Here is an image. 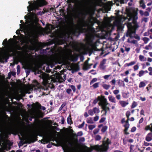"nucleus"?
<instances>
[{
    "instance_id": "5fc2aeb1",
    "label": "nucleus",
    "mask_w": 152,
    "mask_h": 152,
    "mask_svg": "<svg viewBox=\"0 0 152 152\" xmlns=\"http://www.w3.org/2000/svg\"><path fill=\"white\" fill-rule=\"evenodd\" d=\"M70 88L74 92H75L76 91V88L75 86L73 85H71L70 86Z\"/></svg>"
},
{
    "instance_id": "c9c22d12",
    "label": "nucleus",
    "mask_w": 152,
    "mask_h": 152,
    "mask_svg": "<svg viewBox=\"0 0 152 152\" xmlns=\"http://www.w3.org/2000/svg\"><path fill=\"white\" fill-rule=\"evenodd\" d=\"M129 93L128 92L126 93H124L123 94V96L124 98H128L129 96Z\"/></svg>"
},
{
    "instance_id": "13d9d810",
    "label": "nucleus",
    "mask_w": 152,
    "mask_h": 152,
    "mask_svg": "<svg viewBox=\"0 0 152 152\" xmlns=\"http://www.w3.org/2000/svg\"><path fill=\"white\" fill-rule=\"evenodd\" d=\"M99 132V129H95L93 133L94 134H97Z\"/></svg>"
},
{
    "instance_id": "9b49d317",
    "label": "nucleus",
    "mask_w": 152,
    "mask_h": 152,
    "mask_svg": "<svg viewBox=\"0 0 152 152\" xmlns=\"http://www.w3.org/2000/svg\"><path fill=\"white\" fill-rule=\"evenodd\" d=\"M106 61L107 60L106 59H104L100 62L99 68L103 70H105L106 67V66L105 65Z\"/></svg>"
},
{
    "instance_id": "2f4dec72",
    "label": "nucleus",
    "mask_w": 152,
    "mask_h": 152,
    "mask_svg": "<svg viewBox=\"0 0 152 152\" xmlns=\"http://www.w3.org/2000/svg\"><path fill=\"white\" fill-rule=\"evenodd\" d=\"M96 127L95 125H88V127L89 129L90 130H92L93 129L95 128Z\"/></svg>"
},
{
    "instance_id": "f257e3e1",
    "label": "nucleus",
    "mask_w": 152,
    "mask_h": 152,
    "mask_svg": "<svg viewBox=\"0 0 152 152\" xmlns=\"http://www.w3.org/2000/svg\"><path fill=\"white\" fill-rule=\"evenodd\" d=\"M138 13L137 11L134 10L132 12L129 13L127 16L128 22L125 24L127 28V32L126 36L130 38L134 37L138 40L140 39V37L138 35H135V30L139 26L137 22L138 18Z\"/></svg>"
},
{
    "instance_id": "c03bdc74",
    "label": "nucleus",
    "mask_w": 152,
    "mask_h": 152,
    "mask_svg": "<svg viewBox=\"0 0 152 152\" xmlns=\"http://www.w3.org/2000/svg\"><path fill=\"white\" fill-rule=\"evenodd\" d=\"M66 103H63L61 106L60 107L59 109V111H60L62 110V109L66 105Z\"/></svg>"
},
{
    "instance_id": "49530a36",
    "label": "nucleus",
    "mask_w": 152,
    "mask_h": 152,
    "mask_svg": "<svg viewBox=\"0 0 152 152\" xmlns=\"http://www.w3.org/2000/svg\"><path fill=\"white\" fill-rule=\"evenodd\" d=\"M107 126H103L101 129L102 132H104L107 130Z\"/></svg>"
},
{
    "instance_id": "ea45409f",
    "label": "nucleus",
    "mask_w": 152,
    "mask_h": 152,
    "mask_svg": "<svg viewBox=\"0 0 152 152\" xmlns=\"http://www.w3.org/2000/svg\"><path fill=\"white\" fill-rule=\"evenodd\" d=\"M144 71L142 70H140L139 71L138 73V76L139 77H141L144 75Z\"/></svg>"
},
{
    "instance_id": "37998d69",
    "label": "nucleus",
    "mask_w": 152,
    "mask_h": 152,
    "mask_svg": "<svg viewBox=\"0 0 152 152\" xmlns=\"http://www.w3.org/2000/svg\"><path fill=\"white\" fill-rule=\"evenodd\" d=\"M67 123L68 124H71L72 123L71 119L69 117H68L67 119Z\"/></svg>"
},
{
    "instance_id": "3c124183",
    "label": "nucleus",
    "mask_w": 152,
    "mask_h": 152,
    "mask_svg": "<svg viewBox=\"0 0 152 152\" xmlns=\"http://www.w3.org/2000/svg\"><path fill=\"white\" fill-rule=\"evenodd\" d=\"M139 66L138 65H136L134 66L133 68L134 71H135L138 69Z\"/></svg>"
},
{
    "instance_id": "09e8293b",
    "label": "nucleus",
    "mask_w": 152,
    "mask_h": 152,
    "mask_svg": "<svg viewBox=\"0 0 152 152\" xmlns=\"http://www.w3.org/2000/svg\"><path fill=\"white\" fill-rule=\"evenodd\" d=\"M126 116L127 118L129 119V117L130 115V112L129 111H127L126 113Z\"/></svg>"
},
{
    "instance_id": "aec40b11",
    "label": "nucleus",
    "mask_w": 152,
    "mask_h": 152,
    "mask_svg": "<svg viewBox=\"0 0 152 152\" xmlns=\"http://www.w3.org/2000/svg\"><path fill=\"white\" fill-rule=\"evenodd\" d=\"M132 38H130L129 39H128V42L129 43H133L135 44H137V45H138V43L137 42V41H136L135 40H131Z\"/></svg>"
},
{
    "instance_id": "69168bd1",
    "label": "nucleus",
    "mask_w": 152,
    "mask_h": 152,
    "mask_svg": "<svg viewBox=\"0 0 152 152\" xmlns=\"http://www.w3.org/2000/svg\"><path fill=\"white\" fill-rule=\"evenodd\" d=\"M144 121V118H141V119L140 120L139 123L140 124L142 123Z\"/></svg>"
},
{
    "instance_id": "b1692460",
    "label": "nucleus",
    "mask_w": 152,
    "mask_h": 152,
    "mask_svg": "<svg viewBox=\"0 0 152 152\" xmlns=\"http://www.w3.org/2000/svg\"><path fill=\"white\" fill-rule=\"evenodd\" d=\"M59 79L60 81L63 82L65 80V75H63L60 76L59 77Z\"/></svg>"
},
{
    "instance_id": "2eb2a0df",
    "label": "nucleus",
    "mask_w": 152,
    "mask_h": 152,
    "mask_svg": "<svg viewBox=\"0 0 152 152\" xmlns=\"http://www.w3.org/2000/svg\"><path fill=\"white\" fill-rule=\"evenodd\" d=\"M109 101L114 104L116 103V100L115 97L112 95H110L108 97Z\"/></svg>"
},
{
    "instance_id": "5701e85b",
    "label": "nucleus",
    "mask_w": 152,
    "mask_h": 152,
    "mask_svg": "<svg viewBox=\"0 0 152 152\" xmlns=\"http://www.w3.org/2000/svg\"><path fill=\"white\" fill-rule=\"evenodd\" d=\"M86 122L88 124H93L94 120L92 118L89 117L86 120Z\"/></svg>"
},
{
    "instance_id": "cd10ccee",
    "label": "nucleus",
    "mask_w": 152,
    "mask_h": 152,
    "mask_svg": "<svg viewBox=\"0 0 152 152\" xmlns=\"http://www.w3.org/2000/svg\"><path fill=\"white\" fill-rule=\"evenodd\" d=\"M140 6L143 9H144L145 8V5L143 3V0H141L140 2Z\"/></svg>"
},
{
    "instance_id": "0e129e2a",
    "label": "nucleus",
    "mask_w": 152,
    "mask_h": 152,
    "mask_svg": "<svg viewBox=\"0 0 152 152\" xmlns=\"http://www.w3.org/2000/svg\"><path fill=\"white\" fill-rule=\"evenodd\" d=\"M148 21V18H144L142 19V21L145 23L147 22Z\"/></svg>"
},
{
    "instance_id": "4468645a",
    "label": "nucleus",
    "mask_w": 152,
    "mask_h": 152,
    "mask_svg": "<svg viewBox=\"0 0 152 152\" xmlns=\"http://www.w3.org/2000/svg\"><path fill=\"white\" fill-rule=\"evenodd\" d=\"M8 144L7 141L4 140L3 139H1L0 140V145H1L2 147L6 148L7 144Z\"/></svg>"
},
{
    "instance_id": "f8f14e48",
    "label": "nucleus",
    "mask_w": 152,
    "mask_h": 152,
    "mask_svg": "<svg viewBox=\"0 0 152 152\" xmlns=\"http://www.w3.org/2000/svg\"><path fill=\"white\" fill-rule=\"evenodd\" d=\"M20 61L23 65H27L28 64L29 61L28 59L26 58L22 57L20 58Z\"/></svg>"
},
{
    "instance_id": "9d476101",
    "label": "nucleus",
    "mask_w": 152,
    "mask_h": 152,
    "mask_svg": "<svg viewBox=\"0 0 152 152\" xmlns=\"http://www.w3.org/2000/svg\"><path fill=\"white\" fill-rule=\"evenodd\" d=\"M85 26V23H83L81 25L77 26L76 28L72 29L73 32L74 34L77 31H78L79 32H82L83 30V27Z\"/></svg>"
},
{
    "instance_id": "338daca9",
    "label": "nucleus",
    "mask_w": 152,
    "mask_h": 152,
    "mask_svg": "<svg viewBox=\"0 0 152 152\" xmlns=\"http://www.w3.org/2000/svg\"><path fill=\"white\" fill-rule=\"evenodd\" d=\"M130 49V48L125 47V51H126L127 52L129 51Z\"/></svg>"
},
{
    "instance_id": "774afa93",
    "label": "nucleus",
    "mask_w": 152,
    "mask_h": 152,
    "mask_svg": "<svg viewBox=\"0 0 152 152\" xmlns=\"http://www.w3.org/2000/svg\"><path fill=\"white\" fill-rule=\"evenodd\" d=\"M71 91H72V90L71 89L68 88V89H67L66 92L68 94H69L71 92Z\"/></svg>"
},
{
    "instance_id": "603ef678",
    "label": "nucleus",
    "mask_w": 152,
    "mask_h": 152,
    "mask_svg": "<svg viewBox=\"0 0 152 152\" xmlns=\"http://www.w3.org/2000/svg\"><path fill=\"white\" fill-rule=\"evenodd\" d=\"M84 124H85L84 121L83 122V123L81 124L79 126H78V127L79 128H82V127H83L84 126Z\"/></svg>"
},
{
    "instance_id": "4be33fe9",
    "label": "nucleus",
    "mask_w": 152,
    "mask_h": 152,
    "mask_svg": "<svg viewBox=\"0 0 152 152\" xmlns=\"http://www.w3.org/2000/svg\"><path fill=\"white\" fill-rule=\"evenodd\" d=\"M118 84L119 86H123L124 87L125 84L123 81L119 80L118 81Z\"/></svg>"
},
{
    "instance_id": "de8ad7c7",
    "label": "nucleus",
    "mask_w": 152,
    "mask_h": 152,
    "mask_svg": "<svg viewBox=\"0 0 152 152\" xmlns=\"http://www.w3.org/2000/svg\"><path fill=\"white\" fill-rule=\"evenodd\" d=\"M99 117L98 115H96L94 117V121H97L99 119Z\"/></svg>"
},
{
    "instance_id": "c756f323",
    "label": "nucleus",
    "mask_w": 152,
    "mask_h": 152,
    "mask_svg": "<svg viewBox=\"0 0 152 152\" xmlns=\"http://www.w3.org/2000/svg\"><path fill=\"white\" fill-rule=\"evenodd\" d=\"M99 83H96L94 84H93L91 86L93 87L94 88H98L99 87Z\"/></svg>"
},
{
    "instance_id": "e433bc0d",
    "label": "nucleus",
    "mask_w": 152,
    "mask_h": 152,
    "mask_svg": "<svg viewBox=\"0 0 152 152\" xmlns=\"http://www.w3.org/2000/svg\"><path fill=\"white\" fill-rule=\"evenodd\" d=\"M129 122H127V124L126 123L124 125V127H125V130L128 131V129L129 128Z\"/></svg>"
},
{
    "instance_id": "a18cd8bd",
    "label": "nucleus",
    "mask_w": 152,
    "mask_h": 152,
    "mask_svg": "<svg viewBox=\"0 0 152 152\" xmlns=\"http://www.w3.org/2000/svg\"><path fill=\"white\" fill-rule=\"evenodd\" d=\"M148 70L149 71V74L150 75H152V67H150L148 68Z\"/></svg>"
},
{
    "instance_id": "bf43d9fd",
    "label": "nucleus",
    "mask_w": 152,
    "mask_h": 152,
    "mask_svg": "<svg viewBox=\"0 0 152 152\" xmlns=\"http://www.w3.org/2000/svg\"><path fill=\"white\" fill-rule=\"evenodd\" d=\"M115 97L118 100H120L121 98V96L120 94L115 95Z\"/></svg>"
},
{
    "instance_id": "f03ea898",
    "label": "nucleus",
    "mask_w": 152,
    "mask_h": 152,
    "mask_svg": "<svg viewBox=\"0 0 152 152\" xmlns=\"http://www.w3.org/2000/svg\"><path fill=\"white\" fill-rule=\"evenodd\" d=\"M21 47L19 46L17 39H10L9 40V45L5 48H0V62H7L10 56V53H13L16 50H20Z\"/></svg>"
},
{
    "instance_id": "412c9836",
    "label": "nucleus",
    "mask_w": 152,
    "mask_h": 152,
    "mask_svg": "<svg viewBox=\"0 0 152 152\" xmlns=\"http://www.w3.org/2000/svg\"><path fill=\"white\" fill-rule=\"evenodd\" d=\"M139 60L141 61H145L147 60L146 58L144 57V56L140 55L139 56Z\"/></svg>"
},
{
    "instance_id": "bb28decb",
    "label": "nucleus",
    "mask_w": 152,
    "mask_h": 152,
    "mask_svg": "<svg viewBox=\"0 0 152 152\" xmlns=\"http://www.w3.org/2000/svg\"><path fill=\"white\" fill-rule=\"evenodd\" d=\"M136 63V62L135 61H131L129 63L126 64H125V65L126 66H132V65H134Z\"/></svg>"
},
{
    "instance_id": "f3484780",
    "label": "nucleus",
    "mask_w": 152,
    "mask_h": 152,
    "mask_svg": "<svg viewBox=\"0 0 152 152\" xmlns=\"http://www.w3.org/2000/svg\"><path fill=\"white\" fill-rule=\"evenodd\" d=\"M33 85L35 88H41V85L36 80L34 81Z\"/></svg>"
},
{
    "instance_id": "58836bf2",
    "label": "nucleus",
    "mask_w": 152,
    "mask_h": 152,
    "mask_svg": "<svg viewBox=\"0 0 152 152\" xmlns=\"http://www.w3.org/2000/svg\"><path fill=\"white\" fill-rule=\"evenodd\" d=\"M137 103L135 101H134L132 104V105L131 106V108H134L135 107H136L137 106Z\"/></svg>"
},
{
    "instance_id": "a211bd4d",
    "label": "nucleus",
    "mask_w": 152,
    "mask_h": 152,
    "mask_svg": "<svg viewBox=\"0 0 152 152\" xmlns=\"http://www.w3.org/2000/svg\"><path fill=\"white\" fill-rule=\"evenodd\" d=\"M145 140L148 142H149L152 140V133H148L146 136Z\"/></svg>"
},
{
    "instance_id": "a878e982",
    "label": "nucleus",
    "mask_w": 152,
    "mask_h": 152,
    "mask_svg": "<svg viewBox=\"0 0 152 152\" xmlns=\"http://www.w3.org/2000/svg\"><path fill=\"white\" fill-rule=\"evenodd\" d=\"M145 129L146 130H150L152 132V125L151 124L150 125L146 126Z\"/></svg>"
},
{
    "instance_id": "864d4df0",
    "label": "nucleus",
    "mask_w": 152,
    "mask_h": 152,
    "mask_svg": "<svg viewBox=\"0 0 152 152\" xmlns=\"http://www.w3.org/2000/svg\"><path fill=\"white\" fill-rule=\"evenodd\" d=\"M134 146L132 145H131L130 147V152H134V150L133 149Z\"/></svg>"
},
{
    "instance_id": "1a4fd4ad",
    "label": "nucleus",
    "mask_w": 152,
    "mask_h": 152,
    "mask_svg": "<svg viewBox=\"0 0 152 152\" xmlns=\"http://www.w3.org/2000/svg\"><path fill=\"white\" fill-rule=\"evenodd\" d=\"M126 20V18L122 16H120L117 17L116 20L114 22V24L117 26L118 31H123L124 24H122V22Z\"/></svg>"
},
{
    "instance_id": "20e7f679",
    "label": "nucleus",
    "mask_w": 152,
    "mask_h": 152,
    "mask_svg": "<svg viewBox=\"0 0 152 152\" xmlns=\"http://www.w3.org/2000/svg\"><path fill=\"white\" fill-rule=\"evenodd\" d=\"M28 3L29 4L27 7L28 10L33 16L35 15L34 12L35 10H38L39 7L47 4L46 1L44 0H37L33 3L29 1Z\"/></svg>"
},
{
    "instance_id": "0eeeda50",
    "label": "nucleus",
    "mask_w": 152,
    "mask_h": 152,
    "mask_svg": "<svg viewBox=\"0 0 152 152\" xmlns=\"http://www.w3.org/2000/svg\"><path fill=\"white\" fill-rule=\"evenodd\" d=\"M40 76L42 79V84L45 86L51 85L52 86H54V83H56V80L52 79L47 74L42 73Z\"/></svg>"
},
{
    "instance_id": "6e6d98bb",
    "label": "nucleus",
    "mask_w": 152,
    "mask_h": 152,
    "mask_svg": "<svg viewBox=\"0 0 152 152\" xmlns=\"http://www.w3.org/2000/svg\"><path fill=\"white\" fill-rule=\"evenodd\" d=\"M17 72L18 74H19L20 72V67L19 65L17 66Z\"/></svg>"
},
{
    "instance_id": "ddd939ff",
    "label": "nucleus",
    "mask_w": 152,
    "mask_h": 152,
    "mask_svg": "<svg viewBox=\"0 0 152 152\" xmlns=\"http://www.w3.org/2000/svg\"><path fill=\"white\" fill-rule=\"evenodd\" d=\"M105 28L108 32L112 31L113 29V25L110 23H107L105 26Z\"/></svg>"
},
{
    "instance_id": "6e6552de",
    "label": "nucleus",
    "mask_w": 152,
    "mask_h": 152,
    "mask_svg": "<svg viewBox=\"0 0 152 152\" xmlns=\"http://www.w3.org/2000/svg\"><path fill=\"white\" fill-rule=\"evenodd\" d=\"M96 41L94 39L93 37H90L87 39L86 41V44L88 46L86 48V45H84L83 48L88 50L94 49L96 46Z\"/></svg>"
},
{
    "instance_id": "f704fd0d",
    "label": "nucleus",
    "mask_w": 152,
    "mask_h": 152,
    "mask_svg": "<svg viewBox=\"0 0 152 152\" xmlns=\"http://www.w3.org/2000/svg\"><path fill=\"white\" fill-rule=\"evenodd\" d=\"M88 114L92 116L94 114L93 109L89 110L88 112Z\"/></svg>"
},
{
    "instance_id": "e2e57ef3",
    "label": "nucleus",
    "mask_w": 152,
    "mask_h": 152,
    "mask_svg": "<svg viewBox=\"0 0 152 152\" xmlns=\"http://www.w3.org/2000/svg\"><path fill=\"white\" fill-rule=\"evenodd\" d=\"M110 83L112 84L115 85L116 83V80L115 79H113L110 82Z\"/></svg>"
},
{
    "instance_id": "79ce46f5",
    "label": "nucleus",
    "mask_w": 152,
    "mask_h": 152,
    "mask_svg": "<svg viewBox=\"0 0 152 152\" xmlns=\"http://www.w3.org/2000/svg\"><path fill=\"white\" fill-rule=\"evenodd\" d=\"M101 138V137L99 135H97L95 137V139L96 140H99Z\"/></svg>"
},
{
    "instance_id": "dca6fc26",
    "label": "nucleus",
    "mask_w": 152,
    "mask_h": 152,
    "mask_svg": "<svg viewBox=\"0 0 152 152\" xmlns=\"http://www.w3.org/2000/svg\"><path fill=\"white\" fill-rule=\"evenodd\" d=\"M83 69L84 70H86L90 69V66H89L88 61H86L85 62L83 66Z\"/></svg>"
},
{
    "instance_id": "a19ab883",
    "label": "nucleus",
    "mask_w": 152,
    "mask_h": 152,
    "mask_svg": "<svg viewBox=\"0 0 152 152\" xmlns=\"http://www.w3.org/2000/svg\"><path fill=\"white\" fill-rule=\"evenodd\" d=\"M74 135L75 136H81L83 135V132L82 131H80L79 132H78L77 134H74Z\"/></svg>"
},
{
    "instance_id": "052dcab7",
    "label": "nucleus",
    "mask_w": 152,
    "mask_h": 152,
    "mask_svg": "<svg viewBox=\"0 0 152 152\" xmlns=\"http://www.w3.org/2000/svg\"><path fill=\"white\" fill-rule=\"evenodd\" d=\"M149 14L148 12L146 11L144 12V15L145 16H148L149 15Z\"/></svg>"
},
{
    "instance_id": "72a5a7b5",
    "label": "nucleus",
    "mask_w": 152,
    "mask_h": 152,
    "mask_svg": "<svg viewBox=\"0 0 152 152\" xmlns=\"http://www.w3.org/2000/svg\"><path fill=\"white\" fill-rule=\"evenodd\" d=\"M145 83L143 82H141L139 84V87L140 88H141L142 87H144L145 86Z\"/></svg>"
},
{
    "instance_id": "6ab92c4d",
    "label": "nucleus",
    "mask_w": 152,
    "mask_h": 152,
    "mask_svg": "<svg viewBox=\"0 0 152 152\" xmlns=\"http://www.w3.org/2000/svg\"><path fill=\"white\" fill-rule=\"evenodd\" d=\"M120 104L123 107H124L129 104L128 102L124 101H119Z\"/></svg>"
},
{
    "instance_id": "4d7b16f0",
    "label": "nucleus",
    "mask_w": 152,
    "mask_h": 152,
    "mask_svg": "<svg viewBox=\"0 0 152 152\" xmlns=\"http://www.w3.org/2000/svg\"><path fill=\"white\" fill-rule=\"evenodd\" d=\"M110 76V75H106L104 76L103 77L104 79L107 80L108 79V78Z\"/></svg>"
},
{
    "instance_id": "7ed1b4c3",
    "label": "nucleus",
    "mask_w": 152,
    "mask_h": 152,
    "mask_svg": "<svg viewBox=\"0 0 152 152\" xmlns=\"http://www.w3.org/2000/svg\"><path fill=\"white\" fill-rule=\"evenodd\" d=\"M25 18L26 20L25 23L20 25L21 30L24 32H36L37 28L34 24L33 18L26 15L25 16Z\"/></svg>"
},
{
    "instance_id": "393cba45",
    "label": "nucleus",
    "mask_w": 152,
    "mask_h": 152,
    "mask_svg": "<svg viewBox=\"0 0 152 152\" xmlns=\"http://www.w3.org/2000/svg\"><path fill=\"white\" fill-rule=\"evenodd\" d=\"M93 110L94 114L98 113L100 112V110L98 108L96 107H94Z\"/></svg>"
},
{
    "instance_id": "4c0bfd02",
    "label": "nucleus",
    "mask_w": 152,
    "mask_h": 152,
    "mask_svg": "<svg viewBox=\"0 0 152 152\" xmlns=\"http://www.w3.org/2000/svg\"><path fill=\"white\" fill-rule=\"evenodd\" d=\"M113 92L114 95H116L119 94L120 92V91L118 89L115 90L113 91Z\"/></svg>"
},
{
    "instance_id": "680f3d73",
    "label": "nucleus",
    "mask_w": 152,
    "mask_h": 152,
    "mask_svg": "<svg viewBox=\"0 0 152 152\" xmlns=\"http://www.w3.org/2000/svg\"><path fill=\"white\" fill-rule=\"evenodd\" d=\"M7 39H5L3 41L2 44L3 45L5 46L7 44Z\"/></svg>"
},
{
    "instance_id": "8fccbe9b",
    "label": "nucleus",
    "mask_w": 152,
    "mask_h": 152,
    "mask_svg": "<svg viewBox=\"0 0 152 152\" xmlns=\"http://www.w3.org/2000/svg\"><path fill=\"white\" fill-rule=\"evenodd\" d=\"M106 118L104 117L102 118L99 121V123H102L105 120Z\"/></svg>"
},
{
    "instance_id": "7c9ffc66",
    "label": "nucleus",
    "mask_w": 152,
    "mask_h": 152,
    "mask_svg": "<svg viewBox=\"0 0 152 152\" xmlns=\"http://www.w3.org/2000/svg\"><path fill=\"white\" fill-rule=\"evenodd\" d=\"M97 79L96 78H93L90 82V85H91L93 84L94 83L96 82L97 81Z\"/></svg>"
},
{
    "instance_id": "c85d7f7f",
    "label": "nucleus",
    "mask_w": 152,
    "mask_h": 152,
    "mask_svg": "<svg viewBox=\"0 0 152 152\" xmlns=\"http://www.w3.org/2000/svg\"><path fill=\"white\" fill-rule=\"evenodd\" d=\"M102 87L106 90H108L110 87V86L105 84H103L102 85Z\"/></svg>"
},
{
    "instance_id": "423d86ee",
    "label": "nucleus",
    "mask_w": 152,
    "mask_h": 152,
    "mask_svg": "<svg viewBox=\"0 0 152 152\" xmlns=\"http://www.w3.org/2000/svg\"><path fill=\"white\" fill-rule=\"evenodd\" d=\"M110 143V141L108 138H107L106 140L103 141L102 145L93 146L92 148L99 152H107L109 148V145Z\"/></svg>"
},
{
    "instance_id": "39448f33",
    "label": "nucleus",
    "mask_w": 152,
    "mask_h": 152,
    "mask_svg": "<svg viewBox=\"0 0 152 152\" xmlns=\"http://www.w3.org/2000/svg\"><path fill=\"white\" fill-rule=\"evenodd\" d=\"M99 101V102L98 104L101 107L103 110L105 111L104 115H106L107 112L110 111V108L107 106V105L109 104V103L108 102L107 99L105 98L104 96H102L101 98L100 96H99L97 98L94 100L93 102V104H96Z\"/></svg>"
},
{
    "instance_id": "473e14b6",
    "label": "nucleus",
    "mask_w": 152,
    "mask_h": 152,
    "mask_svg": "<svg viewBox=\"0 0 152 152\" xmlns=\"http://www.w3.org/2000/svg\"><path fill=\"white\" fill-rule=\"evenodd\" d=\"M142 40L145 44H147L149 40V39L147 37H144L142 39Z\"/></svg>"
}]
</instances>
